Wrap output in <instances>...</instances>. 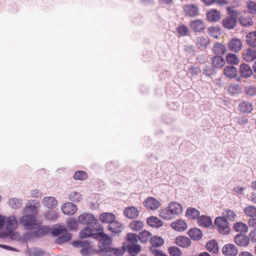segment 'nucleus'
Returning <instances> with one entry per match:
<instances>
[{
    "label": "nucleus",
    "mask_w": 256,
    "mask_h": 256,
    "mask_svg": "<svg viewBox=\"0 0 256 256\" xmlns=\"http://www.w3.org/2000/svg\"><path fill=\"white\" fill-rule=\"evenodd\" d=\"M92 236L99 241V247L100 250L106 255L111 256L112 248L110 246V237L103 232V228L98 224L93 226L92 228L89 226H85L80 232V238H87Z\"/></svg>",
    "instance_id": "f257e3e1"
},
{
    "label": "nucleus",
    "mask_w": 256,
    "mask_h": 256,
    "mask_svg": "<svg viewBox=\"0 0 256 256\" xmlns=\"http://www.w3.org/2000/svg\"><path fill=\"white\" fill-rule=\"evenodd\" d=\"M122 248L132 256H135L140 252L142 246L138 244L137 234L134 233H128L126 241L122 244Z\"/></svg>",
    "instance_id": "f03ea898"
},
{
    "label": "nucleus",
    "mask_w": 256,
    "mask_h": 256,
    "mask_svg": "<svg viewBox=\"0 0 256 256\" xmlns=\"http://www.w3.org/2000/svg\"><path fill=\"white\" fill-rule=\"evenodd\" d=\"M183 212L182 206L176 202H170L167 208L161 210L160 216L165 220H170L180 214Z\"/></svg>",
    "instance_id": "7ed1b4c3"
},
{
    "label": "nucleus",
    "mask_w": 256,
    "mask_h": 256,
    "mask_svg": "<svg viewBox=\"0 0 256 256\" xmlns=\"http://www.w3.org/2000/svg\"><path fill=\"white\" fill-rule=\"evenodd\" d=\"M20 222L28 230L38 228L41 224V222L36 220V216L32 214L23 216L20 218Z\"/></svg>",
    "instance_id": "20e7f679"
},
{
    "label": "nucleus",
    "mask_w": 256,
    "mask_h": 256,
    "mask_svg": "<svg viewBox=\"0 0 256 256\" xmlns=\"http://www.w3.org/2000/svg\"><path fill=\"white\" fill-rule=\"evenodd\" d=\"M51 234L54 236H60L57 239V242L62 243L70 240L72 238L71 234L68 232L66 228L62 226H56L51 229Z\"/></svg>",
    "instance_id": "39448f33"
},
{
    "label": "nucleus",
    "mask_w": 256,
    "mask_h": 256,
    "mask_svg": "<svg viewBox=\"0 0 256 256\" xmlns=\"http://www.w3.org/2000/svg\"><path fill=\"white\" fill-rule=\"evenodd\" d=\"M189 26L195 32H203L206 28V23L202 19H196L189 22Z\"/></svg>",
    "instance_id": "423d86ee"
},
{
    "label": "nucleus",
    "mask_w": 256,
    "mask_h": 256,
    "mask_svg": "<svg viewBox=\"0 0 256 256\" xmlns=\"http://www.w3.org/2000/svg\"><path fill=\"white\" fill-rule=\"evenodd\" d=\"M78 222L83 224H90L94 223V226L97 224L96 220L92 214L84 213L80 214L78 218Z\"/></svg>",
    "instance_id": "0eeeda50"
},
{
    "label": "nucleus",
    "mask_w": 256,
    "mask_h": 256,
    "mask_svg": "<svg viewBox=\"0 0 256 256\" xmlns=\"http://www.w3.org/2000/svg\"><path fill=\"white\" fill-rule=\"evenodd\" d=\"M18 222L16 218L14 216H8L6 220L7 234L10 235L13 234V231L18 228Z\"/></svg>",
    "instance_id": "6e6552de"
},
{
    "label": "nucleus",
    "mask_w": 256,
    "mask_h": 256,
    "mask_svg": "<svg viewBox=\"0 0 256 256\" xmlns=\"http://www.w3.org/2000/svg\"><path fill=\"white\" fill-rule=\"evenodd\" d=\"M144 205L147 209L154 210L159 208L160 204L156 198L148 197L144 202Z\"/></svg>",
    "instance_id": "1a4fd4ad"
},
{
    "label": "nucleus",
    "mask_w": 256,
    "mask_h": 256,
    "mask_svg": "<svg viewBox=\"0 0 256 256\" xmlns=\"http://www.w3.org/2000/svg\"><path fill=\"white\" fill-rule=\"evenodd\" d=\"M242 48V42L238 38H233L228 43V50L234 52H239Z\"/></svg>",
    "instance_id": "9d476101"
},
{
    "label": "nucleus",
    "mask_w": 256,
    "mask_h": 256,
    "mask_svg": "<svg viewBox=\"0 0 256 256\" xmlns=\"http://www.w3.org/2000/svg\"><path fill=\"white\" fill-rule=\"evenodd\" d=\"M239 73L242 78H246L252 75V71L248 64L243 63L239 66Z\"/></svg>",
    "instance_id": "9b49d317"
},
{
    "label": "nucleus",
    "mask_w": 256,
    "mask_h": 256,
    "mask_svg": "<svg viewBox=\"0 0 256 256\" xmlns=\"http://www.w3.org/2000/svg\"><path fill=\"white\" fill-rule=\"evenodd\" d=\"M62 210L65 214L72 215L77 212L78 208L74 204L66 202L62 205Z\"/></svg>",
    "instance_id": "f8f14e48"
},
{
    "label": "nucleus",
    "mask_w": 256,
    "mask_h": 256,
    "mask_svg": "<svg viewBox=\"0 0 256 256\" xmlns=\"http://www.w3.org/2000/svg\"><path fill=\"white\" fill-rule=\"evenodd\" d=\"M222 253L226 256H236L238 254V250L235 245L227 244L222 249Z\"/></svg>",
    "instance_id": "ddd939ff"
},
{
    "label": "nucleus",
    "mask_w": 256,
    "mask_h": 256,
    "mask_svg": "<svg viewBox=\"0 0 256 256\" xmlns=\"http://www.w3.org/2000/svg\"><path fill=\"white\" fill-rule=\"evenodd\" d=\"M124 215L128 218L134 219L139 215V211L134 206L126 207L124 210Z\"/></svg>",
    "instance_id": "4468645a"
},
{
    "label": "nucleus",
    "mask_w": 256,
    "mask_h": 256,
    "mask_svg": "<svg viewBox=\"0 0 256 256\" xmlns=\"http://www.w3.org/2000/svg\"><path fill=\"white\" fill-rule=\"evenodd\" d=\"M252 16L248 12H246L239 18L240 24L246 27H248L253 24Z\"/></svg>",
    "instance_id": "2eb2a0df"
},
{
    "label": "nucleus",
    "mask_w": 256,
    "mask_h": 256,
    "mask_svg": "<svg viewBox=\"0 0 256 256\" xmlns=\"http://www.w3.org/2000/svg\"><path fill=\"white\" fill-rule=\"evenodd\" d=\"M250 237L242 234H238L234 237V242L238 246H246L250 242Z\"/></svg>",
    "instance_id": "dca6fc26"
},
{
    "label": "nucleus",
    "mask_w": 256,
    "mask_h": 256,
    "mask_svg": "<svg viewBox=\"0 0 256 256\" xmlns=\"http://www.w3.org/2000/svg\"><path fill=\"white\" fill-rule=\"evenodd\" d=\"M210 39L206 36H198L196 38L195 43L197 48L200 50H204L210 44Z\"/></svg>",
    "instance_id": "f3484780"
},
{
    "label": "nucleus",
    "mask_w": 256,
    "mask_h": 256,
    "mask_svg": "<svg viewBox=\"0 0 256 256\" xmlns=\"http://www.w3.org/2000/svg\"><path fill=\"white\" fill-rule=\"evenodd\" d=\"M222 24L226 28L232 30L236 26V20L234 17L228 16L222 20Z\"/></svg>",
    "instance_id": "a211bd4d"
},
{
    "label": "nucleus",
    "mask_w": 256,
    "mask_h": 256,
    "mask_svg": "<svg viewBox=\"0 0 256 256\" xmlns=\"http://www.w3.org/2000/svg\"><path fill=\"white\" fill-rule=\"evenodd\" d=\"M211 61L212 68H222L226 64L224 59L219 56H213Z\"/></svg>",
    "instance_id": "6ab92c4d"
},
{
    "label": "nucleus",
    "mask_w": 256,
    "mask_h": 256,
    "mask_svg": "<svg viewBox=\"0 0 256 256\" xmlns=\"http://www.w3.org/2000/svg\"><path fill=\"white\" fill-rule=\"evenodd\" d=\"M184 10L186 15L188 16L194 17L198 15V8L194 4L186 5L184 7Z\"/></svg>",
    "instance_id": "aec40b11"
},
{
    "label": "nucleus",
    "mask_w": 256,
    "mask_h": 256,
    "mask_svg": "<svg viewBox=\"0 0 256 256\" xmlns=\"http://www.w3.org/2000/svg\"><path fill=\"white\" fill-rule=\"evenodd\" d=\"M224 75L228 78H234L238 75L236 68L233 66H228L224 70Z\"/></svg>",
    "instance_id": "412c9836"
},
{
    "label": "nucleus",
    "mask_w": 256,
    "mask_h": 256,
    "mask_svg": "<svg viewBox=\"0 0 256 256\" xmlns=\"http://www.w3.org/2000/svg\"><path fill=\"white\" fill-rule=\"evenodd\" d=\"M242 58L246 62H252L256 58V50L246 49L242 54Z\"/></svg>",
    "instance_id": "4be33fe9"
},
{
    "label": "nucleus",
    "mask_w": 256,
    "mask_h": 256,
    "mask_svg": "<svg viewBox=\"0 0 256 256\" xmlns=\"http://www.w3.org/2000/svg\"><path fill=\"white\" fill-rule=\"evenodd\" d=\"M206 18L209 22H218L220 18V12L216 10L212 9L207 12Z\"/></svg>",
    "instance_id": "5701e85b"
},
{
    "label": "nucleus",
    "mask_w": 256,
    "mask_h": 256,
    "mask_svg": "<svg viewBox=\"0 0 256 256\" xmlns=\"http://www.w3.org/2000/svg\"><path fill=\"white\" fill-rule=\"evenodd\" d=\"M171 226L178 232H183L187 228L186 224L182 220H178L172 222Z\"/></svg>",
    "instance_id": "b1692460"
},
{
    "label": "nucleus",
    "mask_w": 256,
    "mask_h": 256,
    "mask_svg": "<svg viewBox=\"0 0 256 256\" xmlns=\"http://www.w3.org/2000/svg\"><path fill=\"white\" fill-rule=\"evenodd\" d=\"M253 108L252 104L250 102L246 101H243L238 105L239 110L244 113H250Z\"/></svg>",
    "instance_id": "393cba45"
},
{
    "label": "nucleus",
    "mask_w": 256,
    "mask_h": 256,
    "mask_svg": "<svg viewBox=\"0 0 256 256\" xmlns=\"http://www.w3.org/2000/svg\"><path fill=\"white\" fill-rule=\"evenodd\" d=\"M42 204L50 208H55L58 204V202L54 197L47 196L44 198L42 202Z\"/></svg>",
    "instance_id": "a878e982"
},
{
    "label": "nucleus",
    "mask_w": 256,
    "mask_h": 256,
    "mask_svg": "<svg viewBox=\"0 0 256 256\" xmlns=\"http://www.w3.org/2000/svg\"><path fill=\"white\" fill-rule=\"evenodd\" d=\"M176 244L180 246L188 248L190 246L191 242L188 238L180 236L176 238Z\"/></svg>",
    "instance_id": "bb28decb"
},
{
    "label": "nucleus",
    "mask_w": 256,
    "mask_h": 256,
    "mask_svg": "<svg viewBox=\"0 0 256 256\" xmlns=\"http://www.w3.org/2000/svg\"><path fill=\"white\" fill-rule=\"evenodd\" d=\"M148 224L152 227L160 228L163 226L164 222L156 216H151L147 218Z\"/></svg>",
    "instance_id": "cd10ccee"
},
{
    "label": "nucleus",
    "mask_w": 256,
    "mask_h": 256,
    "mask_svg": "<svg viewBox=\"0 0 256 256\" xmlns=\"http://www.w3.org/2000/svg\"><path fill=\"white\" fill-rule=\"evenodd\" d=\"M214 224L222 230H226L228 228V222L224 216L217 217L214 220Z\"/></svg>",
    "instance_id": "c85d7f7f"
},
{
    "label": "nucleus",
    "mask_w": 256,
    "mask_h": 256,
    "mask_svg": "<svg viewBox=\"0 0 256 256\" xmlns=\"http://www.w3.org/2000/svg\"><path fill=\"white\" fill-rule=\"evenodd\" d=\"M124 226L118 220H115V216L113 214V236L118 234L124 229Z\"/></svg>",
    "instance_id": "c756f323"
},
{
    "label": "nucleus",
    "mask_w": 256,
    "mask_h": 256,
    "mask_svg": "<svg viewBox=\"0 0 256 256\" xmlns=\"http://www.w3.org/2000/svg\"><path fill=\"white\" fill-rule=\"evenodd\" d=\"M212 51L216 54H224L226 52V48L224 44L217 42L214 46Z\"/></svg>",
    "instance_id": "7c9ffc66"
},
{
    "label": "nucleus",
    "mask_w": 256,
    "mask_h": 256,
    "mask_svg": "<svg viewBox=\"0 0 256 256\" xmlns=\"http://www.w3.org/2000/svg\"><path fill=\"white\" fill-rule=\"evenodd\" d=\"M246 44L251 47L256 46V32H249L246 36Z\"/></svg>",
    "instance_id": "2f4dec72"
},
{
    "label": "nucleus",
    "mask_w": 256,
    "mask_h": 256,
    "mask_svg": "<svg viewBox=\"0 0 256 256\" xmlns=\"http://www.w3.org/2000/svg\"><path fill=\"white\" fill-rule=\"evenodd\" d=\"M198 222L200 226L204 227H208L212 224L210 218L204 215L198 218Z\"/></svg>",
    "instance_id": "473e14b6"
},
{
    "label": "nucleus",
    "mask_w": 256,
    "mask_h": 256,
    "mask_svg": "<svg viewBox=\"0 0 256 256\" xmlns=\"http://www.w3.org/2000/svg\"><path fill=\"white\" fill-rule=\"evenodd\" d=\"M188 234L190 238L194 240H198L202 236L201 230L197 228H192L188 232Z\"/></svg>",
    "instance_id": "72a5a7b5"
},
{
    "label": "nucleus",
    "mask_w": 256,
    "mask_h": 256,
    "mask_svg": "<svg viewBox=\"0 0 256 256\" xmlns=\"http://www.w3.org/2000/svg\"><path fill=\"white\" fill-rule=\"evenodd\" d=\"M152 234L150 232L147 230H144L141 232L138 236L140 242L142 243H146L152 238Z\"/></svg>",
    "instance_id": "f704fd0d"
},
{
    "label": "nucleus",
    "mask_w": 256,
    "mask_h": 256,
    "mask_svg": "<svg viewBox=\"0 0 256 256\" xmlns=\"http://www.w3.org/2000/svg\"><path fill=\"white\" fill-rule=\"evenodd\" d=\"M40 207V204L36 200H29L26 205V208L32 212H36Z\"/></svg>",
    "instance_id": "c9c22d12"
},
{
    "label": "nucleus",
    "mask_w": 256,
    "mask_h": 256,
    "mask_svg": "<svg viewBox=\"0 0 256 256\" xmlns=\"http://www.w3.org/2000/svg\"><path fill=\"white\" fill-rule=\"evenodd\" d=\"M206 249L208 252L212 254H216L218 252V246L216 241L210 240L206 244Z\"/></svg>",
    "instance_id": "e433bc0d"
},
{
    "label": "nucleus",
    "mask_w": 256,
    "mask_h": 256,
    "mask_svg": "<svg viewBox=\"0 0 256 256\" xmlns=\"http://www.w3.org/2000/svg\"><path fill=\"white\" fill-rule=\"evenodd\" d=\"M199 215V211L194 208H188L186 212V216L191 219L198 218Z\"/></svg>",
    "instance_id": "4c0bfd02"
},
{
    "label": "nucleus",
    "mask_w": 256,
    "mask_h": 256,
    "mask_svg": "<svg viewBox=\"0 0 256 256\" xmlns=\"http://www.w3.org/2000/svg\"><path fill=\"white\" fill-rule=\"evenodd\" d=\"M208 32L212 37L215 38H218L221 34L220 29L218 26L208 28Z\"/></svg>",
    "instance_id": "58836bf2"
},
{
    "label": "nucleus",
    "mask_w": 256,
    "mask_h": 256,
    "mask_svg": "<svg viewBox=\"0 0 256 256\" xmlns=\"http://www.w3.org/2000/svg\"><path fill=\"white\" fill-rule=\"evenodd\" d=\"M228 90L231 95H235L241 92V88L236 84H232L228 86Z\"/></svg>",
    "instance_id": "ea45409f"
},
{
    "label": "nucleus",
    "mask_w": 256,
    "mask_h": 256,
    "mask_svg": "<svg viewBox=\"0 0 256 256\" xmlns=\"http://www.w3.org/2000/svg\"><path fill=\"white\" fill-rule=\"evenodd\" d=\"M144 227L143 222L139 220H134L130 224V228L134 231H139Z\"/></svg>",
    "instance_id": "a19ab883"
},
{
    "label": "nucleus",
    "mask_w": 256,
    "mask_h": 256,
    "mask_svg": "<svg viewBox=\"0 0 256 256\" xmlns=\"http://www.w3.org/2000/svg\"><path fill=\"white\" fill-rule=\"evenodd\" d=\"M150 242L152 246L159 247L163 245L164 240L162 238L158 236H155L150 238Z\"/></svg>",
    "instance_id": "79ce46f5"
},
{
    "label": "nucleus",
    "mask_w": 256,
    "mask_h": 256,
    "mask_svg": "<svg viewBox=\"0 0 256 256\" xmlns=\"http://www.w3.org/2000/svg\"><path fill=\"white\" fill-rule=\"evenodd\" d=\"M234 228L236 232H246L248 230V226L242 222H236L234 225Z\"/></svg>",
    "instance_id": "37998d69"
},
{
    "label": "nucleus",
    "mask_w": 256,
    "mask_h": 256,
    "mask_svg": "<svg viewBox=\"0 0 256 256\" xmlns=\"http://www.w3.org/2000/svg\"><path fill=\"white\" fill-rule=\"evenodd\" d=\"M244 214L252 218L256 216V208L253 206H249L244 208Z\"/></svg>",
    "instance_id": "c03bdc74"
},
{
    "label": "nucleus",
    "mask_w": 256,
    "mask_h": 256,
    "mask_svg": "<svg viewBox=\"0 0 256 256\" xmlns=\"http://www.w3.org/2000/svg\"><path fill=\"white\" fill-rule=\"evenodd\" d=\"M222 214L224 218H226L230 220H234L236 217V214L234 212L228 208L224 210Z\"/></svg>",
    "instance_id": "a18cd8bd"
},
{
    "label": "nucleus",
    "mask_w": 256,
    "mask_h": 256,
    "mask_svg": "<svg viewBox=\"0 0 256 256\" xmlns=\"http://www.w3.org/2000/svg\"><path fill=\"white\" fill-rule=\"evenodd\" d=\"M226 60L228 63L231 64H237L239 62V59L237 56L230 53L226 56Z\"/></svg>",
    "instance_id": "49530a36"
},
{
    "label": "nucleus",
    "mask_w": 256,
    "mask_h": 256,
    "mask_svg": "<svg viewBox=\"0 0 256 256\" xmlns=\"http://www.w3.org/2000/svg\"><path fill=\"white\" fill-rule=\"evenodd\" d=\"M68 198L70 200L78 202L82 199V196L78 192H72L70 194Z\"/></svg>",
    "instance_id": "de8ad7c7"
},
{
    "label": "nucleus",
    "mask_w": 256,
    "mask_h": 256,
    "mask_svg": "<svg viewBox=\"0 0 256 256\" xmlns=\"http://www.w3.org/2000/svg\"><path fill=\"white\" fill-rule=\"evenodd\" d=\"M88 174L84 171L79 170L74 173L73 178L76 180H84L87 179Z\"/></svg>",
    "instance_id": "09e8293b"
},
{
    "label": "nucleus",
    "mask_w": 256,
    "mask_h": 256,
    "mask_svg": "<svg viewBox=\"0 0 256 256\" xmlns=\"http://www.w3.org/2000/svg\"><path fill=\"white\" fill-rule=\"evenodd\" d=\"M78 222L74 218H70L67 221V226L70 230H76L78 229Z\"/></svg>",
    "instance_id": "8fccbe9b"
},
{
    "label": "nucleus",
    "mask_w": 256,
    "mask_h": 256,
    "mask_svg": "<svg viewBox=\"0 0 256 256\" xmlns=\"http://www.w3.org/2000/svg\"><path fill=\"white\" fill-rule=\"evenodd\" d=\"M176 32L180 36H183L187 35L189 30L186 26L182 24L177 27Z\"/></svg>",
    "instance_id": "3c124183"
},
{
    "label": "nucleus",
    "mask_w": 256,
    "mask_h": 256,
    "mask_svg": "<svg viewBox=\"0 0 256 256\" xmlns=\"http://www.w3.org/2000/svg\"><path fill=\"white\" fill-rule=\"evenodd\" d=\"M100 220L103 222L111 223L112 222V214L104 213L100 216Z\"/></svg>",
    "instance_id": "603ef678"
},
{
    "label": "nucleus",
    "mask_w": 256,
    "mask_h": 256,
    "mask_svg": "<svg viewBox=\"0 0 256 256\" xmlns=\"http://www.w3.org/2000/svg\"><path fill=\"white\" fill-rule=\"evenodd\" d=\"M169 253L171 256H180L182 252L176 246H170L168 248Z\"/></svg>",
    "instance_id": "864d4df0"
},
{
    "label": "nucleus",
    "mask_w": 256,
    "mask_h": 256,
    "mask_svg": "<svg viewBox=\"0 0 256 256\" xmlns=\"http://www.w3.org/2000/svg\"><path fill=\"white\" fill-rule=\"evenodd\" d=\"M10 205L14 208H18L22 205L20 200L17 198H12L9 201Z\"/></svg>",
    "instance_id": "5fc2aeb1"
},
{
    "label": "nucleus",
    "mask_w": 256,
    "mask_h": 256,
    "mask_svg": "<svg viewBox=\"0 0 256 256\" xmlns=\"http://www.w3.org/2000/svg\"><path fill=\"white\" fill-rule=\"evenodd\" d=\"M248 8L250 10V14H256V2L250 1L247 3Z\"/></svg>",
    "instance_id": "6e6d98bb"
},
{
    "label": "nucleus",
    "mask_w": 256,
    "mask_h": 256,
    "mask_svg": "<svg viewBox=\"0 0 256 256\" xmlns=\"http://www.w3.org/2000/svg\"><path fill=\"white\" fill-rule=\"evenodd\" d=\"M244 92L250 96H255L256 95V88L251 86H248L245 88Z\"/></svg>",
    "instance_id": "4d7b16f0"
},
{
    "label": "nucleus",
    "mask_w": 256,
    "mask_h": 256,
    "mask_svg": "<svg viewBox=\"0 0 256 256\" xmlns=\"http://www.w3.org/2000/svg\"><path fill=\"white\" fill-rule=\"evenodd\" d=\"M150 251L152 252V253L155 256H164V254H163L162 252L158 249L156 248V246H152L150 248Z\"/></svg>",
    "instance_id": "13d9d810"
},
{
    "label": "nucleus",
    "mask_w": 256,
    "mask_h": 256,
    "mask_svg": "<svg viewBox=\"0 0 256 256\" xmlns=\"http://www.w3.org/2000/svg\"><path fill=\"white\" fill-rule=\"evenodd\" d=\"M46 216L47 218L52 220H55L58 217V214L54 210L49 212Z\"/></svg>",
    "instance_id": "bf43d9fd"
},
{
    "label": "nucleus",
    "mask_w": 256,
    "mask_h": 256,
    "mask_svg": "<svg viewBox=\"0 0 256 256\" xmlns=\"http://www.w3.org/2000/svg\"><path fill=\"white\" fill-rule=\"evenodd\" d=\"M237 122L240 126H244L248 122V119L244 116L236 118Z\"/></svg>",
    "instance_id": "052dcab7"
},
{
    "label": "nucleus",
    "mask_w": 256,
    "mask_h": 256,
    "mask_svg": "<svg viewBox=\"0 0 256 256\" xmlns=\"http://www.w3.org/2000/svg\"><path fill=\"white\" fill-rule=\"evenodd\" d=\"M245 190V187L236 186L234 188L233 190L236 194L241 195L244 194V190Z\"/></svg>",
    "instance_id": "680f3d73"
},
{
    "label": "nucleus",
    "mask_w": 256,
    "mask_h": 256,
    "mask_svg": "<svg viewBox=\"0 0 256 256\" xmlns=\"http://www.w3.org/2000/svg\"><path fill=\"white\" fill-rule=\"evenodd\" d=\"M200 72V70L198 68H192L188 70V72L192 76H197Z\"/></svg>",
    "instance_id": "e2e57ef3"
},
{
    "label": "nucleus",
    "mask_w": 256,
    "mask_h": 256,
    "mask_svg": "<svg viewBox=\"0 0 256 256\" xmlns=\"http://www.w3.org/2000/svg\"><path fill=\"white\" fill-rule=\"evenodd\" d=\"M248 226L256 230V218H250L248 220Z\"/></svg>",
    "instance_id": "0e129e2a"
},
{
    "label": "nucleus",
    "mask_w": 256,
    "mask_h": 256,
    "mask_svg": "<svg viewBox=\"0 0 256 256\" xmlns=\"http://www.w3.org/2000/svg\"><path fill=\"white\" fill-rule=\"evenodd\" d=\"M72 244L74 246H76V247H81V246H88V243L86 242H83L82 241H76V242H73Z\"/></svg>",
    "instance_id": "69168bd1"
},
{
    "label": "nucleus",
    "mask_w": 256,
    "mask_h": 256,
    "mask_svg": "<svg viewBox=\"0 0 256 256\" xmlns=\"http://www.w3.org/2000/svg\"><path fill=\"white\" fill-rule=\"evenodd\" d=\"M48 230V228L46 226H43L40 228H38L37 234L38 236H42L44 235V234L46 233Z\"/></svg>",
    "instance_id": "338daca9"
},
{
    "label": "nucleus",
    "mask_w": 256,
    "mask_h": 256,
    "mask_svg": "<svg viewBox=\"0 0 256 256\" xmlns=\"http://www.w3.org/2000/svg\"><path fill=\"white\" fill-rule=\"evenodd\" d=\"M249 237L252 242H256V230H254L250 232Z\"/></svg>",
    "instance_id": "774afa93"
}]
</instances>
